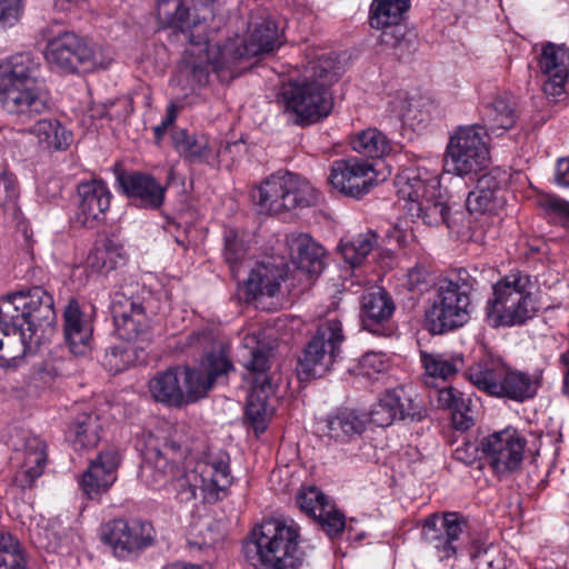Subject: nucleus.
Wrapping results in <instances>:
<instances>
[{
  "label": "nucleus",
  "instance_id": "1",
  "mask_svg": "<svg viewBox=\"0 0 569 569\" xmlns=\"http://www.w3.org/2000/svg\"><path fill=\"white\" fill-rule=\"evenodd\" d=\"M157 14L170 28L188 37L191 49L184 57L181 72L191 86H204L213 72L221 82L238 77L242 60L272 52L281 46L278 24L269 17L250 22L244 39H229L223 44H210L208 27L193 7V0H159Z\"/></svg>",
  "mask_w": 569,
  "mask_h": 569
},
{
  "label": "nucleus",
  "instance_id": "2",
  "mask_svg": "<svg viewBox=\"0 0 569 569\" xmlns=\"http://www.w3.org/2000/svg\"><path fill=\"white\" fill-rule=\"evenodd\" d=\"M39 73L40 62L29 52L16 53L1 66L2 108L21 122L30 121L49 109L48 94Z\"/></svg>",
  "mask_w": 569,
  "mask_h": 569
},
{
  "label": "nucleus",
  "instance_id": "3",
  "mask_svg": "<svg viewBox=\"0 0 569 569\" xmlns=\"http://www.w3.org/2000/svg\"><path fill=\"white\" fill-rule=\"evenodd\" d=\"M244 556L258 569H300V527L292 520L271 519L252 530L246 542Z\"/></svg>",
  "mask_w": 569,
  "mask_h": 569
},
{
  "label": "nucleus",
  "instance_id": "4",
  "mask_svg": "<svg viewBox=\"0 0 569 569\" xmlns=\"http://www.w3.org/2000/svg\"><path fill=\"white\" fill-rule=\"evenodd\" d=\"M0 308L12 325L13 339L22 346L20 356L32 353L38 329L51 327L57 319L53 297L41 286L1 297Z\"/></svg>",
  "mask_w": 569,
  "mask_h": 569
},
{
  "label": "nucleus",
  "instance_id": "5",
  "mask_svg": "<svg viewBox=\"0 0 569 569\" xmlns=\"http://www.w3.org/2000/svg\"><path fill=\"white\" fill-rule=\"evenodd\" d=\"M395 186L399 198L408 202L407 211L412 217L428 226L447 222L449 207L436 173L425 168H407L396 176Z\"/></svg>",
  "mask_w": 569,
  "mask_h": 569
},
{
  "label": "nucleus",
  "instance_id": "6",
  "mask_svg": "<svg viewBox=\"0 0 569 569\" xmlns=\"http://www.w3.org/2000/svg\"><path fill=\"white\" fill-rule=\"evenodd\" d=\"M395 186L399 198L408 202L407 211L412 217L428 226L447 222L449 207L436 173L425 168H407L396 176Z\"/></svg>",
  "mask_w": 569,
  "mask_h": 569
},
{
  "label": "nucleus",
  "instance_id": "7",
  "mask_svg": "<svg viewBox=\"0 0 569 569\" xmlns=\"http://www.w3.org/2000/svg\"><path fill=\"white\" fill-rule=\"evenodd\" d=\"M529 274L511 272L492 287V298L487 302L486 317L491 327L521 326L531 319L536 311Z\"/></svg>",
  "mask_w": 569,
  "mask_h": 569
},
{
  "label": "nucleus",
  "instance_id": "8",
  "mask_svg": "<svg viewBox=\"0 0 569 569\" xmlns=\"http://www.w3.org/2000/svg\"><path fill=\"white\" fill-rule=\"evenodd\" d=\"M252 198L261 212L277 214L317 202V191L305 178L278 171L264 179Z\"/></svg>",
  "mask_w": 569,
  "mask_h": 569
},
{
  "label": "nucleus",
  "instance_id": "9",
  "mask_svg": "<svg viewBox=\"0 0 569 569\" xmlns=\"http://www.w3.org/2000/svg\"><path fill=\"white\" fill-rule=\"evenodd\" d=\"M477 281L466 270L457 281L441 284L426 317L433 333H443L463 326L470 313V295L477 289Z\"/></svg>",
  "mask_w": 569,
  "mask_h": 569
},
{
  "label": "nucleus",
  "instance_id": "10",
  "mask_svg": "<svg viewBox=\"0 0 569 569\" xmlns=\"http://www.w3.org/2000/svg\"><path fill=\"white\" fill-rule=\"evenodd\" d=\"M193 431L188 425H178L169 436L163 450L149 448L141 467L146 482L153 488H167L179 472L177 461L186 459L192 448Z\"/></svg>",
  "mask_w": 569,
  "mask_h": 569
},
{
  "label": "nucleus",
  "instance_id": "11",
  "mask_svg": "<svg viewBox=\"0 0 569 569\" xmlns=\"http://www.w3.org/2000/svg\"><path fill=\"white\" fill-rule=\"evenodd\" d=\"M487 134L486 128L475 124L456 130L447 144L445 171L465 177L486 168L489 161Z\"/></svg>",
  "mask_w": 569,
  "mask_h": 569
},
{
  "label": "nucleus",
  "instance_id": "12",
  "mask_svg": "<svg viewBox=\"0 0 569 569\" xmlns=\"http://www.w3.org/2000/svg\"><path fill=\"white\" fill-rule=\"evenodd\" d=\"M282 101L286 111L295 116V123L308 126L328 117L333 101L330 92L321 86L302 79L283 87Z\"/></svg>",
  "mask_w": 569,
  "mask_h": 569
},
{
  "label": "nucleus",
  "instance_id": "13",
  "mask_svg": "<svg viewBox=\"0 0 569 569\" xmlns=\"http://www.w3.org/2000/svg\"><path fill=\"white\" fill-rule=\"evenodd\" d=\"M110 310L116 335L119 339L132 345V348H123L121 352L137 353L142 351V345L149 337V325L144 308L139 299L129 296L126 291H117L112 296Z\"/></svg>",
  "mask_w": 569,
  "mask_h": 569
},
{
  "label": "nucleus",
  "instance_id": "14",
  "mask_svg": "<svg viewBox=\"0 0 569 569\" xmlns=\"http://www.w3.org/2000/svg\"><path fill=\"white\" fill-rule=\"evenodd\" d=\"M178 367L182 407L207 398L214 385L234 370L229 358H201L198 363Z\"/></svg>",
  "mask_w": 569,
  "mask_h": 569
},
{
  "label": "nucleus",
  "instance_id": "15",
  "mask_svg": "<svg viewBox=\"0 0 569 569\" xmlns=\"http://www.w3.org/2000/svg\"><path fill=\"white\" fill-rule=\"evenodd\" d=\"M101 540L117 558L131 559L153 543V528L143 521L114 519L102 527Z\"/></svg>",
  "mask_w": 569,
  "mask_h": 569
},
{
  "label": "nucleus",
  "instance_id": "16",
  "mask_svg": "<svg viewBox=\"0 0 569 569\" xmlns=\"http://www.w3.org/2000/svg\"><path fill=\"white\" fill-rule=\"evenodd\" d=\"M467 519L457 512L433 515L422 527L425 541L440 560L452 558L461 549L460 539L468 532Z\"/></svg>",
  "mask_w": 569,
  "mask_h": 569
},
{
  "label": "nucleus",
  "instance_id": "17",
  "mask_svg": "<svg viewBox=\"0 0 569 569\" xmlns=\"http://www.w3.org/2000/svg\"><path fill=\"white\" fill-rule=\"evenodd\" d=\"M46 59L63 72L90 70L96 66L93 47L73 32H64L49 41Z\"/></svg>",
  "mask_w": 569,
  "mask_h": 569
},
{
  "label": "nucleus",
  "instance_id": "18",
  "mask_svg": "<svg viewBox=\"0 0 569 569\" xmlns=\"http://www.w3.org/2000/svg\"><path fill=\"white\" fill-rule=\"evenodd\" d=\"M366 415L368 423L371 422L378 427H388L396 419L420 420L425 416L421 401L405 387L382 392Z\"/></svg>",
  "mask_w": 569,
  "mask_h": 569
},
{
  "label": "nucleus",
  "instance_id": "19",
  "mask_svg": "<svg viewBox=\"0 0 569 569\" xmlns=\"http://www.w3.org/2000/svg\"><path fill=\"white\" fill-rule=\"evenodd\" d=\"M526 443L517 429L508 427L487 437L482 451L496 473L507 475L520 467Z\"/></svg>",
  "mask_w": 569,
  "mask_h": 569
},
{
  "label": "nucleus",
  "instance_id": "20",
  "mask_svg": "<svg viewBox=\"0 0 569 569\" xmlns=\"http://www.w3.org/2000/svg\"><path fill=\"white\" fill-rule=\"evenodd\" d=\"M409 8L410 0H373L370 7V26L382 29L381 43L399 50L400 56L405 48H409V41L405 39V28L401 26Z\"/></svg>",
  "mask_w": 569,
  "mask_h": 569
},
{
  "label": "nucleus",
  "instance_id": "21",
  "mask_svg": "<svg viewBox=\"0 0 569 569\" xmlns=\"http://www.w3.org/2000/svg\"><path fill=\"white\" fill-rule=\"evenodd\" d=\"M376 181L373 164L358 158L336 160L331 164L329 182L345 196L359 199Z\"/></svg>",
  "mask_w": 569,
  "mask_h": 569
},
{
  "label": "nucleus",
  "instance_id": "22",
  "mask_svg": "<svg viewBox=\"0 0 569 569\" xmlns=\"http://www.w3.org/2000/svg\"><path fill=\"white\" fill-rule=\"evenodd\" d=\"M192 477L198 478L202 499L216 502L220 493L232 485L229 455L224 451L207 453L203 460L196 463Z\"/></svg>",
  "mask_w": 569,
  "mask_h": 569
},
{
  "label": "nucleus",
  "instance_id": "23",
  "mask_svg": "<svg viewBox=\"0 0 569 569\" xmlns=\"http://www.w3.org/2000/svg\"><path fill=\"white\" fill-rule=\"evenodd\" d=\"M77 193V222L93 228L103 221L111 202V192L107 184L98 179L83 181L78 184Z\"/></svg>",
  "mask_w": 569,
  "mask_h": 569
},
{
  "label": "nucleus",
  "instance_id": "24",
  "mask_svg": "<svg viewBox=\"0 0 569 569\" xmlns=\"http://www.w3.org/2000/svg\"><path fill=\"white\" fill-rule=\"evenodd\" d=\"M296 500L299 508L315 518L329 536H338L343 531L345 516L318 488H302Z\"/></svg>",
  "mask_w": 569,
  "mask_h": 569
},
{
  "label": "nucleus",
  "instance_id": "25",
  "mask_svg": "<svg viewBox=\"0 0 569 569\" xmlns=\"http://www.w3.org/2000/svg\"><path fill=\"white\" fill-rule=\"evenodd\" d=\"M117 181L123 193L140 209L158 210L166 198V187L142 172L120 173Z\"/></svg>",
  "mask_w": 569,
  "mask_h": 569
},
{
  "label": "nucleus",
  "instance_id": "26",
  "mask_svg": "<svg viewBox=\"0 0 569 569\" xmlns=\"http://www.w3.org/2000/svg\"><path fill=\"white\" fill-rule=\"evenodd\" d=\"M171 139L174 150L190 163H212L226 151L239 146L238 142H233L221 149L218 142L207 134H189L183 129H173Z\"/></svg>",
  "mask_w": 569,
  "mask_h": 569
},
{
  "label": "nucleus",
  "instance_id": "27",
  "mask_svg": "<svg viewBox=\"0 0 569 569\" xmlns=\"http://www.w3.org/2000/svg\"><path fill=\"white\" fill-rule=\"evenodd\" d=\"M506 183L505 174L492 170L482 174L476 189L469 192L467 207L471 212H496L501 209L506 202L503 186Z\"/></svg>",
  "mask_w": 569,
  "mask_h": 569
},
{
  "label": "nucleus",
  "instance_id": "28",
  "mask_svg": "<svg viewBox=\"0 0 569 569\" xmlns=\"http://www.w3.org/2000/svg\"><path fill=\"white\" fill-rule=\"evenodd\" d=\"M21 463L13 482L20 489L31 488L47 465V445L38 436H26L20 451Z\"/></svg>",
  "mask_w": 569,
  "mask_h": 569
},
{
  "label": "nucleus",
  "instance_id": "29",
  "mask_svg": "<svg viewBox=\"0 0 569 569\" xmlns=\"http://www.w3.org/2000/svg\"><path fill=\"white\" fill-rule=\"evenodd\" d=\"M119 462V453L113 450L101 452L90 462L81 480L82 490L89 498H96L108 491L116 481Z\"/></svg>",
  "mask_w": 569,
  "mask_h": 569
},
{
  "label": "nucleus",
  "instance_id": "30",
  "mask_svg": "<svg viewBox=\"0 0 569 569\" xmlns=\"http://www.w3.org/2000/svg\"><path fill=\"white\" fill-rule=\"evenodd\" d=\"M64 340L73 356H87L94 351L91 327L83 320L79 303L71 299L64 312Z\"/></svg>",
  "mask_w": 569,
  "mask_h": 569
},
{
  "label": "nucleus",
  "instance_id": "31",
  "mask_svg": "<svg viewBox=\"0 0 569 569\" xmlns=\"http://www.w3.org/2000/svg\"><path fill=\"white\" fill-rule=\"evenodd\" d=\"M287 244L297 269L310 278L318 276L325 268V249L306 233L287 236Z\"/></svg>",
  "mask_w": 569,
  "mask_h": 569
},
{
  "label": "nucleus",
  "instance_id": "32",
  "mask_svg": "<svg viewBox=\"0 0 569 569\" xmlns=\"http://www.w3.org/2000/svg\"><path fill=\"white\" fill-rule=\"evenodd\" d=\"M368 425L366 412L341 408L326 419V436L340 443H347L361 436Z\"/></svg>",
  "mask_w": 569,
  "mask_h": 569
},
{
  "label": "nucleus",
  "instance_id": "33",
  "mask_svg": "<svg viewBox=\"0 0 569 569\" xmlns=\"http://www.w3.org/2000/svg\"><path fill=\"white\" fill-rule=\"evenodd\" d=\"M518 119L517 104L508 92L495 93L483 108V121L487 132L499 134L510 130Z\"/></svg>",
  "mask_w": 569,
  "mask_h": 569
},
{
  "label": "nucleus",
  "instance_id": "34",
  "mask_svg": "<svg viewBox=\"0 0 569 569\" xmlns=\"http://www.w3.org/2000/svg\"><path fill=\"white\" fill-rule=\"evenodd\" d=\"M284 264H276L271 261L259 262L251 268L249 277L244 281V289L248 296L256 298L257 296L273 297L284 280Z\"/></svg>",
  "mask_w": 569,
  "mask_h": 569
},
{
  "label": "nucleus",
  "instance_id": "35",
  "mask_svg": "<svg viewBox=\"0 0 569 569\" xmlns=\"http://www.w3.org/2000/svg\"><path fill=\"white\" fill-rule=\"evenodd\" d=\"M542 371L537 370L532 375L519 370H512L505 366L501 383L497 397H506L515 401H525L532 398L540 387Z\"/></svg>",
  "mask_w": 569,
  "mask_h": 569
},
{
  "label": "nucleus",
  "instance_id": "36",
  "mask_svg": "<svg viewBox=\"0 0 569 569\" xmlns=\"http://www.w3.org/2000/svg\"><path fill=\"white\" fill-rule=\"evenodd\" d=\"M395 302L383 289L367 292L361 302V320L363 328L380 333L378 326L388 321L395 312Z\"/></svg>",
  "mask_w": 569,
  "mask_h": 569
},
{
  "label": "nucleus",
  "instance_id": "37",
  "mask_svg": "<svg viewBox=\"0 0 569 569\" xmlns=\"http://www.w3.org/2000/svg\"><path fill=\"white\" fill-rule=\"evenodd\" d=\"M179 353H199L200 356H226L229 352L227 338L212 332H192L180 336L173 346Z\"/></svg>",
  "mask_w": 569,
  "mask_h": 569
},
{
  "label": "nucleus",
  "instance_id": "38",
  "mask_svg": "<svg viewBox=\"0 0 569 569\" xmlns=\"http://www.w3.org/2000/svg\"><path fill=\"white\" fill-rule=\"evenodd\" d=\"M180 388L178 366L158 372L148 383V390L154 401L174 408L182 407L183 393Z\"/></svg>",
  "mask_w": 569,
  "mask_h": 569
},
{
  "label": "nucleus",
  "instance_id": "39",
  "mask_svg": "<svg viewBox=\"0 0 569 569\" xmlns=\"http://www.w3.org/2000/svg\"><path fill=\"white\" fill-rule=\"evenodd\" d=\"M345 341L342 325L338 319L321 323L305 349V356H337Z\"/></svg>",
  "mask_w": 569,
  "mask_h": 569
},
{
  "label": "nucleus",
  "instance_id": "40",
  "mask_svg": "<svg viewBox=\"0 0 569 569\" xmlns=\"http://www.w3.org/2000/svg\"><path fill=\"white\" fill-rule=\"evenodd\" d=\"M273 389H247L244 412L256 432H263L271 419L273 408L269 403Z\"/></svg>",
  "mask_w": 569,
  "mask_h": 569
},
{
  "label": "nucleus",
  "instance_id": "41",
  "mask_svg": "<svg viewBox=\"0 0 569 569\" xmlns=\"http://www.w3.org/2000/svg\"><path fill=\"white\" fill-rule=\"evenodd\" d=\"M102 426L94 412L78 415L70 428L69 437L76 449H89L98 445Z\"/></svg>",
  "mask_w": 569,
  "mask_h": 569
},
{
  "label": "nucleus",
  "instance_id": "42",
  "mask_svg": "<svg viewBox=\"0 0 569 569\" xmlns=\"http://www.w3.org/2000/svg\"><path fill=\"white\" fill-rule=\"evenodd\" d=\"M43 149L62 150L72 141V133L56 119H42L29 129Z\"/></svg>",
  "mask_w": 569,
  "mask_h": 569
},
{
  "label": "nucleus",
  "instance_id": "43",
  "mask_svg": "<svg viewBox=\"0 0 569 569\" xmlns=\"http://www.w3.org/2000/svg\"><path fill=\"white\" fill-rule=\"evenodd\" d=\"M505 365L493 358L483 359L472 365L468 370V379L480 390L491 396H496Z\"/></svg>",
  "mask_w": 569,
  "mask_h": 569
},
{
  "label": "nucleus",
  "instance_id": "44",
  "mask_svg": "<svg viewBox=\"0 0 569 569\" xmlns=\"http://www.w3.org/2000/svg\"><path fill=\"white\" fill-rule=\"evenodd\" d=\"M350 144L357 153L372 159H380L391 151L390 140L377 128H367L357 132Z\"/></svg>",
  "mask_w": 569,
  "mask_h": 569
},
{
  "label": "nucleus",
  "instance_id": "45",
  "mask_svg": "<svg viewBox=\"0 0 569 569\" xmlns=\"http://www.w3.org/2000/svg\"><path fill=\"white\" fill-rule=\"evenodd\" d=\"M123 259V249L110 239L96 243L87 258V267L98 273L107 274L114 270Z\"/></svg>",
  "mask_w": 569,
  "mask_h": 569
},
{
  "label": "nucleus",
  "instance_id": "46",
  "mask_svg": "<svg viewBox=\"0 0 569 569\" xmlns=\"http://www.w3.org/2000/svg\"><path fill=\"white\" fill-rule=\"evenodd\" d=\"M539 68L548 77L567 79L569 74V49L565 44L552 42L543 44Z\"/></svg>",
  "mask_w": 569,
  "mask_h": 569
},
{
  "label": "nucleus",
  "instance_id": "47",
  "mask_svg": "<svg viewBox=\"0 0 569 569\" xmlns=\"http://www.w3.org/2000/svg\"><path fill=\"white\" fill-rule=\"evenodd\" d=\"M469 555L477 569H508L507 559L500 548L481 538L470 541Z\"/></svg>",
  "mask_w": 569,
  "mask_h": 569
},
{
  "label": "nucleus",
  "instance_id": "48",
  "mask_svg": "<svg viewBox=\"0 0 569 569\" xmlns=\"http://www.w3.org/2000/svg\"><path fill=\"white\" fill-rule=\"evenodd\" d=\"M339 74L337 59L331 54H322L308 63L303 79L328 90V87L338 80Z\"/></svg>",
  "mask_w": 569,
  "mask_h": 569
},
{
  "label": "nucleus",
  "instance_id": "49",
  "mask_svg": "<svg viewBox=\"0 0 569 569\" xmlns=\"http://www.w3.org/2000/svg\"><path fill=\"white\" fill-rule=\"evenodd\" d=\"M241 366L247 389H272V363L270 358H243Z\"/></svg>",
  "mask_w": 569,
  "mask_h": 569
},
{
  "label": "nucleus",
  "instance_id": "50",
  "mask_svg": "<svg viewBox=\"0 0 569 569\" xmlns=\"http://www.w3.org/2000/svg\"><path fill=\"white\" fill-rule=\"evenodd\" d=\"M377 239L376 232L368 231L350 240L342 241L339 244V250L343 260L352 268L360 266L377 244Z\"/></svg>",
  "mask_w": 569,
  "mask_h": 569
},
{
  "label": "nucleus",
  "instance_id": "51",
  "mask_svg": "<svg viewBox=\"0 0 569 569\" xmlns=\"http://www.w3.org/2000/svg\"><path fill=\"white\" fill-rule=\"evenodd\" d=\"M223 258L228 263L232 277L237 278L244 267L248 244L243 234L234 229H227L223 233Z\"/></svg>",
  "mask_w": 569,
  "mask_h": 569
},
{
  "label": "nucleus",
  "instance_id": "52",
  "mask_svg": "<svg viewBox=\"0 0 569 569\" xmlns=\"http://www.w3.org/2000/svg\"><path fill=\"white\" fill-rule=\"evenodd\" d=\"M26 550L17 538L0 533V569H27Z\"/></svg>",
  "mask_w": 569,
  "mask_h": 569
},
{
  "label": "nucleus",
  "instance_id": "53",
  "mask_svg": "<svg viewBox=\"0 0 569 569\" xmlns=\"http://www.w3.org/2000/svg\"><path fill=\"white\" fill-rule=\"evenodd\" d=\"M423 381L428 387L432 388L438 387L440 382L449 380L458 372L456 361L446 358H423Z\"/></svg>",
  "mask_w": 569,
  "mask_h": 569
},
{
  "label": "nucleus",
  "instance_id": "54",
  "mask_svg": "<svg viewBox=\"0 0 569 569\" xmlns=\"http://www.w3.org/2000/svg\"><path fill=\"white\" fill-rule=\"evenodd\" d=\"M345 358H299L296 371L300 380L323 377L333 365L342 367Z\"/></svg>",
  "mask_w": 569,
  "mask_h": 569
},
{
  "label": "nucleus",
  "instance_id": "55",
  "mask_svg": "<svg viewBox=\"0 0 569 569\" xmlns=\"http://www.w3.org/2000/svg\"><path fill=\"white\" fill-rule=\"evenodd\" d=\"M348 365H343L348 372L368 379H376L378 375L386 373L390 368L388 359L383 358H347Z\"/></svg>",
  "mask_w": 569,
  "mask_h": 569
},
{
  "label": "nucleus",
  "instance_id": "56",
  "mask_svg": "<svg viewBox=\"0 0 569 569\" xmlns=\"http://www.w3.org/2000/svg\"><path fill=\"white\" fill-rule=\"evenodd\" d=\"M539 203L550 221L569 228V201L556 194H547Z\"/></svg>",
  "mask_w": 569,
  "mask_h": 569
},
{
  "label": "nucleus",
  "instance_id": "57",
  "mask_svg": "<svg viewBox=\"0 0 569 569\" xmlns=\"http://www.w3.org/2000/svg\"><path fill=\"white\" fill-rule=\"evenodd\" d=\"M180 471L171 479L168 489L176 492V499L180 502H188L197 498V491L200 490L198 478L192 477L193 469L179 475Z\"/></svg>",
  "mask_w": 569,
  "mask_h": 569
},
{
  "label": "nucleus",
  "instance_id": "58",
  "mask_svg": "<svg viewBox=\"0 0 569 569\" xmlns=\"http://www.w3.org/2000/svg\"><path fill=\"white\" fill-rule=\"evenodd\" d=\"M104 112L102 117L117 121H124L133 111V99L130 97H120L110 100L103 106Z\"/></svg>",
  "mask_w": 569,
  "mask_h": 569
},
{
  "label": "nucleus",
  "instance_id": "59",
  "mask_svg": "<svg viewBox=\"0 0 569 569\" xmlns=\"http://www.w3.org/2000/svg\"><path fill=\"white\" fill-rule=\"evenodd\" d=\"M437 405L439 408L450 409L455 413L465 407L460 392L452 387H447L438 391Z\"/></svg>",
  "mask_w": 569,
  "mask_h": 569
},
{
  "label": "nucleus",
  "instance_id": "60",
  "mask_svg": "<svg viewBox=\"0 0 569 569\" xmlns=\"http://www.w3.org/2000/svg\"><path fill=\"white\" fill-rule=\"evenodd\" d=\"M21 0H0V27L13 26L20 18Z\"/></svg>",
  "mask_w": 569,
  "mask_h": 569
},
{
  "label": "nucleus",
  "instance_id": "61",
  "mask_svg": "<svg viewBox=\"0 0 569 569\" xmlns=\"http://www.w3.org/2000/svg\"><path fill=\"white\" fill-rule=\"evenodd\" d=\"M453 458L467 466L472 465L478 459V447L472 442H465L456 448Z\"/></svg>",
  "mask_w": 569,
  "mask_h": 569
},
{
  "label": "nucleus",
  "instance_id": "62",
  "mask_svg": "<svg viewBox=\"0 0 569 569\" xmlns=\"http://www.w3.org/2000/svg\"><path fill=\"white\" fill-rule=\"evenodd\" d=\"M243 343L250 350L248 356H268V352L272 349L271 346L262 342L256 335L247 336L243 339Z\"/></svg>",
  "mask_w": 569,
  "mask_h": 569
},
{
  "label": "nucleus",
  "instance_id": "63",
  "mask_svg": "<svg viewBox=\"0 0 569 569\" xmlns=\"http://www.w3.org/2000/svg\"><path fill=\"white\" fill-rule=\"evenodd\" d=\"M177 113H178V108L176 104L171 103L168 106L167 108V111H166V117L164 119L161 121L160 124L156 126L153 128V132H154V138L159 141L163 134L167 132L168 128L170 126L173 124V122L176 121V118H177Z\"/></svg>",
  "mask_w": 569,
  "mask_h": 569
},
{
  "label": "nucleus",
  "instance_id": "64",
  "mask_svg": "<svg viewBox=\"0 0 569 569\" xmlns=\"http://www.w3.org/2000/svg\"><path fill=\"white\" fill-rule=\"evenodd\" d=\"M555 180L558 186L569 188V157L558 160Z\"/></svg>",
  "mask_w": 569,
  "mask_h": 569
}]
</instances>
